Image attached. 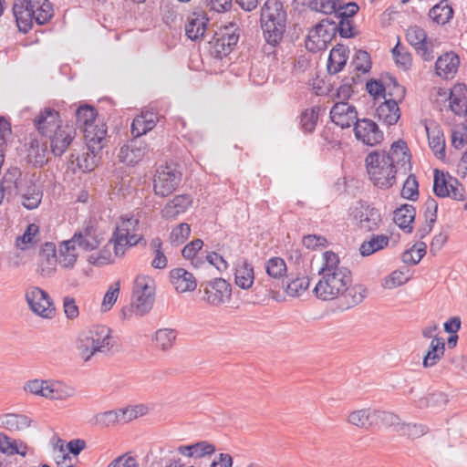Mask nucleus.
Segmentation results:
<instances>
[{"label": "nucleus", "instance_id": "20", "mask_svg": "<svg viewBox=\"0 0 467 467\" xmlns=\"http://www.w3.org/2000/svg\"><path fill=\"white\" fill-rule=\"evenodd\" d=\"M34 124L39 133L45 137L53 132L57 127L62 126L58 111L51 108L41 110L34 119Z\"/></svg>", "mask_w": 467, "mask_h": 467}, {"label": "nucleus", "instance_id": "37", "mask_svg": "<svg viewBox=\"0 0 467 467\" xmlns=\"http://www.w3.org/2000/svg\"><path fill=\"white\" fill-rule=\"evenodd\" d=\"M454 11L448 0H441L428 13L429 17L437 25L444 26L453 18Z\"/></svg>", "mask_w": 467, "mask_h": 467}, {"label": "nucleus", "instance_id": "58", "mask_svg": "<svg viewBox=\"0 0 467 467\" xmlns=\"http://www.w3.org/2000/svg\"><path fill=\"white\" fill-rule=\"evenodd\" d=\"M140 229L141 223L140 219L134 215H131L129 217H121L120 225L117 226L115 230L119 231V233L127 236L130 233L140 232Z\"/></svg>", "mask_w": 467, "mask_h": 467}, {"label": "nucleus", "instance_id": "40", "mask_svg": "<svg viewBox=\"0 0 467 467\" xmlns=\"http://www.w3.org/2000/svg\"><path fill=\"white\" fill-rule=\"evenodd\" d=\"M235 284L242 289H249L254 282V272L252 264L244 260L240 264L234 273Z\"/></svg>", "mask_w": 467, "mask_h": 467}, {"label": "nucleus", "instance_id": "34", "mask_svg": "<svg viewBox=\"0 0 467 467\" xmlns=\"http://www.w3.org/2000/svg\"><path fill=\"white\" fill-rule=\"evenodd\" d=\"M416 216V210L411 204H403L393 213L394 223L405 233H411Z\"/></svg>", "mask_w": 467, "mask_h": 467}, {"label": "nucleus", "instance_id": "64", "mask_svg": "<svg viewBox=\"0 0 467 467\" xmlns=\"http://www.w3.org/2000/svg\"><path fill=\"white\" fill-rule=\"evenodd\" d=\"M0 451L8 455H26V451H20L16 441L11 440L6 434L0 433Z\"/></svg>", "mask_w": 467, "mask_h": 467}, {"label": "nucleus", "instance_id": "1", "mask_svg": "<svg viewBox=\"0 0 467 467\" xmlns=\"http://www.w3.org/2000/svg\"><path fill=\"white\" fill-rule=\"evenodd\" d=\"M260 27L265 42L278 46L286 30L287 14L279 0H266L260 10Z\"/></svg>", "mask_w": 467, "mask_h": 467}, {"label": "nucleus", "instance_id": "15", "mask_svg": "<svg viewBox=\"0 0 467 467\" xmlns=\"http://www.w3.org/2000/svg\"><path fill=\"white\" fill-rule=\"evenodd\" d=\"M354 132L356 138L366 145L375 146L383 140V132L377 123L369 119H362L355 122Z\"/></svg>", "mask_w": 467, "mask_h": 467}, {"label": "nucleus", "instance_id": "43", "mask_svg": "<svg viewBox=\"0 0 467 467\" xmlns=\"http://www.w3.org/2000/svg\"><path fill=\"white\" fill-rule=\"evenodd\" d=\"M76 242L71 238L65 241L59 247L58 264L65 268H72L77 261Z\"/></svg>", "mask_w": 467, "mask_h": 467}, {"label": "nucleus", "instance_id": "7", "mask_svg": "<svg viewBox=\"0 0 467 467\" xmlns=\"http://www.w3.org/2000/svg\"><path fill=\"white\" fill-rule=\"evenodd\" d=\"M182 171L177 164H166L157 170L153 180V190L156 195L166 197L171 194L182 181Z\"/></svg>", "mask_w": 467, "mask_h": 467}, {"label": "nucleus", "instance_id": "46", "mask_svg": "<svg viewBox=\"0 0 467 467\" xmlns=\"http://www.w3.org/2000/svg\"><path fill=\"white\" fill-rule=\"evenodd\" d=\"M75 394V389L60 381H49L47 392V399L66 400Z\"/></svg>", "mask_w": 467, "mask_h": 467}, {"label": "nucleus", "instance_id": "63", "mask_svg": "<svg viewBox=\"0 0 467 467\" xmlns=\"http://www.w3.org/2000/svg\"><path fill=\"white\" fill-rule=\"evenodd\" d=\"M191 234V227L186 223H182L172 229L170 240L172 244L178 245L184 243Z\"/></svg>", "mask_w": 467, "mask_h": 467}, {"label": "nucleus", "instance_id": "22", "mask_svg": "<svg viewBox=\"0 0 467 467\" xmlns=\"http://www.w3.org/2000/svg\"><path fill=\"white\" fill-rule=\"evenodd\" d=\"M27 0H15L12 12L16 19L17 28L20 32L26 34L33 26L35 16L30 10Z\"/></svg>", "mask_w": 467, "mask_h": 467}, {"label": "nucleus", "instance_id": "27", "mask_svg": "<svg viewBox=\"0 0 467 467\" xmlns=\"http://www.w3.org/2000/svg\"><path fill=\"white\" fill-rule=\"evenodd\" d=\"M349 49L343 44L336 45L329 53L327 64V72L335 75L342 71L348 59Z\"/></svg>", "mask_w": 467, "mask_h": 467}, {"label": "nucleus", "instance_id": "59", "mask_svg": "<svg viewBox=\"0 0 467 467\" xmlns=\"http://www.w3.org/2000/svg\"><path fill=\"white\" fill-rule=\"evenodd\" d=\"M401 196L410 201H416L419 197V184L414 174H410L403 183Z\"/></svg>", "mask_w": 467, "mask_h": 467}, {"label": "nucleus", "instance_id": "18", "mask_svg": "<svg viewBox=\"0 0 467 467\" xmlns=\"http://www.w3.org/2000/svg\"><path fill=\"white\" fill-rule=\"evenodd\" d=\"M330 119L342 129L349 128L352 124L355 126V122L358 121L356 108L345 101L337 102L332 107Z\"/></svg>", "mask_w": 467, "mask_h": 467}, {"label": "nucleus", "instance_id": "25", "mask_svg": "<svg viewBox=\"0 0 467 467\" xmlns=\"http://www.w3.org/2000/svg\"><path fill=\"white\" fill-rule=\"evenodd\" d=\"M460 58L453 52H447L440 56L435 63L436 74L444 78H452L459 67Z\"/></svg>", "mask_w": 467, "mask_h": 467}, {"label": "nucleus", "instance_id": "49", "mask_svg": "<svg viewBox=\"0 0 467 467\" xmlns=\"http://www.w3.org/2000/svg\"><path fill=\"white\" fill-rule=\"evenodd\" d=\"M320 109L312 107L306 109L300 115L301 129L306 133H312L316 130Z\"/></svg>", "mask_w": 467, "mask_h": 467}, {"label": "nucleus", "instance_id": "31", "mask_svg": "<svg viewBox=\"0 0 467 467\" xmlns=\"http://www.w3.org/2000/svg\"><path fill=\"white\" fill-rule=\"evenodd\" d=\"M376 116L382 123L392 126L400 118V109L396 99H386L376 109Z\"/></svg>", "mask_w": 467, "mask_h": 467}, {"label": "nucleus", "instance_id": "39", "mask_svg": "<svg viewBox=\"0 0 467 467\" xmlns=\"http://www.w3.org/2000/svg\"><path fill=\"white\" fill-rule=\"evenodd\" d=\"M178 451L184 456L202 458L213 454L215 451V447L206 441H202L189 445L179 446Z\"/></svg>", "mask_w": 467, "mask_h": 467}, {"label": "nucleus", "instance_id": "53", "mask_svg": "<svg viewBox=\"0 0 467 467\" xmlns=\"http://www.w3.org/2000/svg\"><path fill=\"white\" fill-rule=\"evenodd\" d=\"M371 65L370 55L365 50H358L351 61V66L354 67L353 71L356 74H358V72L368 73L371 69Z\"/></svg>", "mask_w": 467, "mask_h": 467}, {"label": "nucleus", "instance_id": "10", "mask_svg": "<svg viewBox=\"0 0 467 467\" xmlns=\"http://www.w3.org/2000/svg\"><path fill=\"white\" fill-rule=\"evenodd\" d=\"M380 153L389 161V165L399 171L400 174L406 175L411 171V155L404 140L394 141L389 152L380 151Z\"/></svg>", "mask_w": 467, "mask_h": 467}, {"label": "nucleus", "instance_id": "33", "mask_svg": "<svg viewBox=\"0 0 467 467\" xmlns=\"http://www.w3.org/2000/svg\"><path fill=\"white\" fill-rule=\"evenodd\" d=\"M450 108L451 111L458 116L467 114V86L465 84H457L450 93Z\"/></svg>", "mask_w": 467, "mask_h": 467}, {"label": "nucleus", "instance_id": "2", "mask_svg": "<svg viewBox=\"0 0 467 467\" xmlns=\"http://www.w3.org/2000/svg\"><path fill=\"white\" fill-rule=\"evenodd\" d=\"M76 124L83 129L87 149L93 152L101 150L106 143L107 126L105 123L95 124L98 111L95 107L84 104L76 112Z\"/></svg>", "mask_w": 467, "mask_h": 467}, {"label": "nucleus", "instance_id": "3", "mask_svg": "<svg viewBox=\"0 0 467 467\" xmlns=\"http://www.w3.org/2000/svg\"><path fill=\"white\" fill-rule=\"evenodd\" d=\"M113 346L111 330L106 326H98L94 329L82 332L77 341V348L85 361H88L98 352H109Z\"/></svg>", "mask_w": 467, "mask_h": 467}, {"label": "nucleus", "instance_id": "48", "mask_svg": "<svg viewBox=\"0 0 467 467\" xmlns=\"http://www.w3.org/2000/svg\"><path fill=\"white\" fill-rule=\"evenodd\" d=\"M309 285L310 279L306 276L295 278L286 282L282 279V286L290 296H301L309 287Z\"/></svg>", "mask_w": 467, "mask_h": 467}, {"label": "nucleus", "instance_id": "4", "mask_svg": "<svg viewBox=\"0 0 467 467\" xmlns=\"http://www.w3.org/2000/svg\"><path fill=\"white\" fill-rule=\"evenodd\" d=\"M379 150L370 152L365 159L368 174L372 183L379 189H389L396 183L400 174Z\"/></svg>", "mask_w": 467, "mask_h": 467}, {"label": "nucleus", "instance_id": "19", "mask_svg": "<svg viewBox=\"0 0 467 467\" xmlns=\"http://www.w3.org/2000/svg\"><path fill=\"white\" fill-rule=\"evenodd\" d=\"M210 18L203 10H197L188 16L185 24V35L192 41L201 40L207 29Z\"/></svg>", "mask_w": 467, "mask_h": 467}, {"label": "nucleus", "instance_id": "61", "mask_svg": "<svg viewBox=\"0 0 467 467\" xmlns=\"http://www.w3.org/2000/svg\"><path fill=\"white\" fill-rule=\"evenodd\" d=\"M38 231L39 229L37 225L35 223L29 224L23 235L16 238V246L21 250H25L27 248L29 244L36 243V241L35 240V236L38 234Z\"/></svg>", "mask_w": 467, "mask_h": 467}, {"label": "nucleus", "instance_id": "54", "mask_svg": "<svg viewBox=\"0 0 467 467\" xmlns=\"http://www.w3.org/2000/svg\"><path fill=\"white\" fill-rule=\"evenodd\" d=\"M310 7L315 11L326 15L333 13L336 15L337 11L343 9L340 0H312L310 2Z\"/></svg>", "mask_w": 467, "mask_h": 467}, {"label": "nucleus", "instance_id": "29", "mask_svg": "<svg viewBox=\"0 0 467 467\" xmlns=\"http://www.w3.org/2000/svg\"><path fill=\"white\" fill-rule=\"evenodd\" d=\"M157 122V114L153 111H142L132 120L130 132L134 138H140L151 130Z\"/></svg>", "mask_w": 467, "mask_h": 467}, {"label": "nucleus", "instance_id": "57", "mask_svg": "<svg viewBox=\"0 0 467 467\" xmlns=\"http://www.w3.org/2000/svg\"><path fill=\"white\" fill-rule=\"evenodd\" d=\"M359 81V75L356 74L355 76L345 77L342 80L341 85L338 87L337 90V97L343 101L347 102L348 99H350L353 93V85L357 84Z\"/></svg>", "mask_w": 467, "mask_h": 467}, {"label": "nucleus", "instance_id": "38", "mask_svg": "<svg viewBox=\"0 0 467 467\" xmlns=\"http://www.w3.org/2000/svg\"><path fill=\"white\" fill-rule=\"evenodd\" d=\"M445 352V342L442 337L435 336L429 347L426 355L423 357L422 365L424 368H430L436 365L442 358Z\"/></svg>", "mask_w": 467, "mask_h": 467}, {"label": "nucleus", "instance_id": "62", "mask_svg": "<svg viewBox=\"0 0 467 467\" xmlns=\"http://www.w3.org/2000/svg\"><path fill=\"white\" fill-rule=\"evenodd\" d=\"M119 281L115 282L109 287L101 304V310L103 312L109 311L114 306L119 294Z\"/></svg>", "mask_w": 467, "mask_h": 467}, {"label": "nucleus", "instance_id": "11", "mask_svg": "<svg viewBox=\"0 0 467 467\" xmlns=\"http://www.w3.org/2000/svg\"><path fill=\"white\" fill-rule=\"evenodd\" d=\"M26 300L29 308L44 318H52L56 308L49 295L39 287H33L26 293Z\"/></svg>", "mask_w": 467, "mask_h": 467}, {"label": "nucleus", "instance_id": "52", "mask_svg": "<svg viewBox=\"0 0 467 467\" xmlns=\"http://www.w3.org/2000/svg\"><path fill=\"white\" fill-rule=\"evenodd\" d=\"M266 274L274 279H281L286 273V264L281 257H272L265 263Z\"/></svg>", "mask_w": 467, "mask_h": 467}, {"label": "nucleus", "instance_id": "35", "mask_svg": "<svg viewBox=\"0 0 467 467\" xmlns=\"http://www.w3.org/2000/svg\"><path fill=\"white\" fill-rule=\"evenodd\" d=\"M29 7L35 16V22L39 25L48 23L54 16L53 5L49 0H27Z\"/></svg>", "mask_w": 467, "mask_h": 467}, {"label": "nucleus", "instance_id": "60", "mask_svg": "<svg viewBox=\"0 0 467 467\" xmlns=\"http://www.w3.org/2000/svg\"><path fill=\"white\" fill-rule=\"evenodd\" d=\"M433 192L440 198H445L450 195V189L444 173L438 169L434 170Z\"/></svg>", "mask_w": 467, "mask_h": 467}, {"label": "nucleus", "instance_id": "8", "mask_svg": "<svg viewBox=\"0 0 467 467\" xmlns=\"http://www.w3.org/2000/svg\"><path fill=\"white\" fill-rule=\"evenodd\" d=\"M154 302V287L150 285L145 277H138L135 280L131 306L138 316H143L150 312Z\"/></svg>", "mask_w": 467, "mask_h": 467}, {"label": "nucleus", "instance_id": "45", "mask_svg": "<svg viewBox=\"0 0 467 467\" xmlns=\"http://www.w3.org/2000/svg\"><path fill=\"white\" fill-rule=\"evenodd\" d=\"M47 147L40 144L37 140H32L28 150L27 157L34 166L42 167L47 162Z\"/></svg>", "mask_w": 467, "mask_h": 467}, {"label": "nucleus", "instance_id": "17", "mask_svg": "<svg viewBox=\"0 0 467 467\" xmlns=\"http://www.w3.org/2000/svg\"><path fill=\"white\" fill-rule=\"evenodd\" d=\"M239 28L234 22H230L221 28L219 36L215 38L214 48L219 56H226L236 46L239 40Z\"/></svg>", "mask_w": 467, "mask_h": 467}, {"label": "nucleus", "instance_id": "42", "mask_svg": "<svg viewBox=\"0 0 467 467\" xmlns=\"http://www.w3.org/2000/svg\"><path fill=\"white\" fill-rule=\"evenodd\" d=\"M389 243V237L385 234H372L368 241H364L359 252L362 256H368L372 254L387 247Z\"/></svg>", "mask_w": 467, "mask_h": 467}, {"label": "nucleus", "instance_id": "26", "mask_svg": "<svg viewBox=\"0 0 467 467\" xmlns=\"http://www.w3.org/2000/svg\"><path fill=\"white\" fill-rule=\"evenodd\" d=\"M393 416L397 420H393V424H387L386 427H392L400 436L414 440L422 437L429 431V428L425 424L401 422L398 415L393 413Z\"/></svg>", "mask_w": 467, "mask_h": 467}, {"label": "nucleus", "instance_id": "24", "mask_svg": "<svg viewBox=\"0 0 467 467\" xmlns=\"http://www.w3.org/2000/svg\"><path fill=\"white\" fill-rule=\"evenodd\" d=\"M192 197L190 194H179L173 197L161 209V215L165 220H172L185 213L192 204Z\"/></svg>", "mask_w": 467, "mask_h": 467}, {"label": "nucleus", "instance_id": "47", "mask_svg": "<svg viewBox=\"0 0 467 467\" xmlns=\"http://www.w3.org/2000/svg\"><path fill=\"white\" fill-rule=\"evenodd\" d=\"M426 130L430 148L438 159H443L445 156V140L443 133L440 130H434L431 132L428 127H426Z\"/></svg>", "mask_w": 467, "mask_h": 467}, {"label": "nucleus", "instance_id": "41", "mask_svg": "<svg viewBox=\"0 0 467 467\" xmlns=\"http://www.w3.org/2000/svg\"><path fill=\"white\" fill-rule=\"evenodd\" d=\"M31 420L23 414L9 413L0 417V424L10 431H20L30 426Z\"/></svg>", "mask_w": 467, "mask_h": 467}, {"label": "nucleus", "instance_id": "16", "mask_svg": "<svg viewBox=\"0 0 467 467\" xmlns=\"http://www.w3.org/2000/svg\"><path fill=\"white\" fill-rule=\"evenodd\" d=\"M354 216L358 221L360 229L367 232L377 230L381 223L379 211L363 201L356 207Z\"/></svg>", "mask_w": 467, "mask_h": 467}, {"label": "nucleus", "instance_id": "13", "mask_svg": "<svg viewBox=\"0 0 467 467\" xmlns=\"http://www.w3.org/2000/svg\"><path fill=\"white\" fill-rule=\"evenodd\" d=\"M30 178L28 174L23 175L18 167L8 168L0 182L1 191L6 194V200L17 196Z\"/></svg>", "mask_w": 467, "mask_h": 467}, {"label": "nucleus", "instance_id": "6", "mask_svg": "<svg viewBox=\"0 0 467 467\" xmlns=\"http://www.w3.org/2000/svg\"><path fill=\"white\" fill-rule=\"evenodd\" d=\"M396 420L393 412L375 409L354 410L348 418V421L350 424L366 430L373 427H386L387 424H393V420L395 421Z\"/></svg>", "mask_w": 467, "mask_h": 467}, {"label": "nucleus", "instance_id": "14", "mask_svg": "<svg viewBox=\"0 0 467 467\" xmlns=\"http://www.w3.org/2000/svg\"><path fill=\"white\" fill-rule=\"evenodd\" d=\"M406 38L424 61H431L434 58L432 43L428 40L423 28L418 26H410L407 30Z\"/></svg>", "mask_w": 467, "mask_h": 467}, {"label": "nucleus", "instance_id": "21", "mask_svg": "<svg viewBox=\"0 0 467 467\" xmlns=\"http://www.w3.org/2000/svg\"><path fill=\"white\" fill-rule=\"evenodd\" d=\"M72 239L85 251L97 249L103 240L98 228L91 223L87 224L82 230L76 232Z\"/></svg>", "mask_w": 467, "mask_h": 467}, {"label": "nucleus", "instance_id": "36", "mask_svg": "<svg viewBox=\"0 0 467 467\" xmlns=\"http://www.w3.org/2000/svg\"><path fill=\"white\" fill-rule=\"evenodd\" d=\"M368 289L363 285H348L346 291L339 295L343 300L342 307L349 309L360 304L367 296Z\"/></svg>", "mask_w": 467, "mask_h": 467}, {"label": "nucleus", "instance_id": "23", "mask_svg": "<svg viewBox=\"0 0 467 467\" xmlns=\"http://www.w3.org/2000/svg\"><path fill=\"white\" fill-rule=\"evenodd\" d=\"M146 151L147 145L138 138H134L120 148L119 159L127 165H135L144 157Z\"/></svg>", "mask_w": 467, "mask_h": 467}, {"label": "nucleus", "instance_id": "12", "mask_svg": "<svg viewBox=\"0 0 467 467\" xmlns=\"http://www.w3.org/2000/svg\"><path fill=\"white\" fill-rule=\"evenodd\" d=\"M49 139L50 150L55 157H61L76 138V129L72 125L57 127L47 136Z\"/></svg>", "mask_w": 467, "mask_h": 467}, {"label": "nucleus", "instance_id": "51", "mask_svg": "<svg viewBox=\"0 0 467 467\" xmlns=\"http://www.w3.org/2000/svg\"><path fill=\"white\" fill-rule=\"evenodd\" d=\"M321 31L322 30L317 29V26H315L309 31L307 38L306 40V47L308 51L312 53H317L318 51L325 50L327 47V43L321 36Z\"/></svg>", "mask_w": 467, "mask_h": 467}, {"label": "nucleus", "instance_id": "44", "mask_svg": "<svg viewBox=\"0 0 467 467\" xmlns=\"http://www.w3.org/2000/svg\"><path fill=\"white\" fill-rule=\"evenodd\" d=\"M177 332L171 328H161L155 332L153 345L162 351L171 349L176 340Z\"/></svg>", "mask_w": 467, "mask_h": 467}, {"label": "nucleus", "instance_id": "5", "mask_svg": "<svg viewBox=\"0 0 467 467\" xmlns=\"http://www.w3.org/2000/svg\"><path fill=\"white\" fill-rule=\"evenodd\" d=\"M352 284V273L348 267H342L337 272L321 275V278L314 288L315 296L322 300H333L346 291Z\"/></svg>", "mask_w": 467, "mask_h": 467}, {"label": "nucleus", "instance_id": "30", "mask_svg": "<svg viewBox=\"0 0 467 467\" xmlns=\"http://www.w3.org/2000/svg\"><path fill=\"white\" fill-rule=\"evenodd\" d=\"M100 150L93 152L88 149L86 153L81 156L71 153L67 160V168L76 172L77 170L83 172H88L95 169L97 165L96 156Z\"/></svg>", "mask_w": 467, "mask_h": 467}, {"label": "nucleus", "instance_id": "28", "mask_svg": "<svg viewBox=\"0 0 467 467\" xmlns=\"http://www.w3.org/2000/svg\"><path fill=\"white\" fill-rule=\"evenodd\" d=\"M171 282L179 293L193 291L197 286L194 275L184 268H174L170 272Z\"/></svg>", "mask_w": 467, "mask_h": 467}, {"label": "nucleus", "instance_id": "55", "mask_svg": "<svg viewBox=\"0 0 467 467\" xmlns=\"http://www.w3.org/2000/svg\"><path fill=\"white\" fill-rule=\"evenodd\" d=\"M323 265L318 270V275H325L331 272H337L342 269L343 266H339V257L337 254L333 251H326L323 254Z\"/></svg>", "mask_w": 467, "mask_h": 467}, {"label": "nucleus", "instance_id": "50", "mask_svg": "<svg viewBox=\"0 0 467 467\" xmlns=\"http://www.w3.org/2000/svg\"><path fill=\"white\" fill-rule=\"evenodd\" d=\"M56 245L53 243H46L39 253L41 258L42 271H45L44 265L45 261L48 265L47 273L52 272L55 269V265L58 263V256H57Z\"/></svg>", "mask_w": 467, "mask_h": 467}, {"label": "nucleus", "instance_id": "56", "mask_svg": "<svg viewBox=\"0 0 467 467\" xmlns=\"http://www.w3.org/2000/svg\"><path fill=\"white\" fill-rule=\"evenodd\" d=\"M391 53L397 65L400 66L404 70L410 68L412 65L411 54L400 42L392 48Z\"/></svg>", "mask_w": 467, "mask_h": 467}, {"label": "nucleus", "instance_id": "32", "mask_svg": "<svg viewBox=\"0 0 467 467\" xmlns=\"http://www.w3.org/2000/svg\"><path fill=\"white\" fill-rule=\"evenodd\" d=\"M23 188L18 194L22 197L23 206L27 210L38 207L43 197V192L37 183L30 178Z\"/></svg>", "mask_w": 467, "mask_h": 467}, {"label": "nucleus", "instance_id": "9", "mask_svg": "<svg viewBox=\"0 0 467 467\" xmlns=\"http://www.w3.org/2000/svg\"><path fill=\"white\" fill-rule=\"evenodd\" d=\"M202 299L211 306H218L229 300L232 296V286L223 278H214L201 284Z\"/></svg>", "mask_w": 467, "mask_h": 467}]
</instances>
